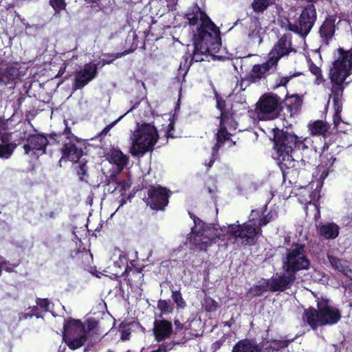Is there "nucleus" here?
Returning <instances> with one entry per match:
<instances>
[{"instance_id": "obj_1", "label": "nucleus", "mask_w": 352, "mask_h": 352, "mask_svg": "<svg viewBox=\"0 0 352 352\" xmlns=\"http://www.w3.org/2000/svg\"><path fill=\"white\" fill-rule=\"evenodd\" d=\"M277 216L276 212H270L263 219L258 210H252L248 222L241 225L239 221L228 226L206 225L199 221L195 223L189 236L190 243L199 250H206L218 239L226 244L252 245L261 234V226L266 225Z\"/></svg>"}, {"instance_id": "obj_2", "label": "nucleus", "mask_w": 352, "mask_h": 352, "mask_svg": "<svg viewBox=\"0 0 352 352\" xmlns=\"http://www.w3.org/2000/svg\"><path fill=\"white\" fill-rule=\"evenodd\" d=\"M189 23L192 25H198L197 33L194 36L195 50L192 60L196 62L203 61L209 55L214 58L221 47L220 32L210 19L198 7L195 12L187 14Z\"/></svg>"}, {"instance_id": "obj_3", "label": "nucleus", "mask_w": 352, "mask_h": 352, "mask_svg": "<svg viewBox=\"0 0 352 352\" xmlns=\"http://www.w3.org/2000/svg\"><path fill=\"white\" fill-rule=\"evenodd\" d=\"M311 140L302 138L287 132H278L274 134L275 149L274 159L281 169L290 168L295 166L296 161L292 155L294 148L305 150L309 147Z\"/></svg>"}, {"instance_id": "obj_4", "label": "nucleus", "mask_w": 352, "mask_h": 352, "mask_svg": "<svg viewBox=\"0 0 352 352\" xmlns=\"http://www.w3.org/2000/svg\"><path fill=\"white\" fill-rule=\"evenodd\" d=\"M317 309L309 308L305 310L303 320L313 329L318 327L333 325L341 319L340 310L327 298H318Z\"/></svg>"}, {"instance_id": "obj_5", "label": "nucleus", "mask_w": 352, "mask_h": 352, "mask_svg": "<svg viewBox=\"0 0 352 352\" xmlns=\"http://www.w3.org/2000/svg\"><path fill=\"white\" fill-rule=\"evenodd\" d=\"M158 133L155 126L151 124L138 125L131 135L130 152L133 156L143 155L152 151L158 140Z\"/></svg>"}, {"instance_id": "obj_6", "label": "nucleus", "mask_w": 352, "mask_h": 352, "mask_svg": "<svg viewBox=\"0 0 352 352\" xmlns=\"http://www.w3.org/2000/svg\"><path fill=\"white\" fill-rule=\"evenodd\" d=\"M237 124L232 116L221 114V118L219 124V129L217 134V144L212 148V158L208 164V167L212 166L214 163L219 148L223 144L228 147H231L236 144L235 141L230 139V136L236 129Z\"/></svg>"}, {"instance_id": "obj_7", "label": "nucleus", "mask_w": 352, "mask_h": 352, "mask_svg": "<svg viewBox=\"0 0 352 352\" xmlns=\"http://www.w3.org/2000/svg\"><path fill=\"white\" fill-rule=\"evenodd\" d=\"M338 58L334 61L330 71L331 80L340 85L345 82L352 71V52L338 50Z\"/></svg>"}, {"instance_id": "obj_8", "label": "nucleus", "mask_w": 352, "mask_h": 352, "mask_svg": "<svg viewBox=\"0 0 352 352\" xmlns=\"http://www.w3.org/2000/svg\"><path fill=\"white\" fill-rule=\"evenodd\" d=\"M309 265L310 262L305 255L304 245L294 244L287 250L286 258L283 262L285 272L295 274L297 271L307 269Z\"/></svg>"}, {"instance_id": "obj_9", "label": "nucleus", "mask_w": 352, "mask_h": 352, "mask_svg": "<svg viewBox=\"0 0 352 352\" xmlns=\"http://www.w3.org/2000/svg\"><path fill=\"white\" fill-rule=\"evenodd\" d=\"M296 280L294 273H287L275 276L269 280H265L260 285H256L251 289L254 296H259L265 291L283 292L293 285Z\"/></svg>"}, {"instance_id": "obj_10", "label": "nucleus", "mask_w": 352, "mask_h": 352, "mask_svg": "<svg viewBox=\"0 0 352 352\" xmlns=\"http://www.w3.org/2000/svg\"><path fill=\"white\" fill-rule=\"evenodd\" d=\"M64 340L71 349H76L87 340V331L80 321L70 320L64 325Z\"/></svg>"}, {"instance_id": "obj_11", "label": "nucleus", "mask_w": 352, "mask_h": 352, "mask_svg": "<svg viewBox=\"0 0 352 352\" xmlns=\"http://www.w3.org/2000/svg\"><path fill=\"white\" fill-rule=\"evenodd\" d=\"M279 99L275 95L265 94L256 103L255 113L258 120H268L278 115Z\"/></svg>"}, {"instance_id": "obj_12", "label": "nucleus", "mask_w": 352, "mask_h": 352, "mask_svg": "<svg viewBox=\"0 0 352 352\" xmlns=\"http://www.w3.org/2000/svg\"><path fill=\"white\" fill-rule=\"evenodd\" d=\"M129 157L118 149H113L108 156V161L103 164L102 171L111 179L116 177L126 165Z\"/></svg>"}, {"instance_id": "obj_13", "label": "nucleus", "mask_w": 352, "mask_h": 352, "mask_svg": "<svg viewBox=\"0 0 352 352\" xmlns=\"http://www.w3.org/2000/svg\"><path fill=\"white\" fill-rule=\"evenodd\" d=\"M316 19V9L313 5H308L302 10L298 21L289 25V29L302 36H307L311 30Z\"/></svg>"}, {"instance_id": "obj_14", "label": "nucleus", "mask_w": 352, "mask_h": 352, "mask_svg": "<svg viewBox=\"0 0 352 352\" xmlns=\"http://www.w3.org/2000/svg\"><path fill=\"white\" fill-rule=\"evenodd\" d=\"M97 74V66L95 64H86L83 68L75 74L74 89H80L95 78Z\"/></svg>"}, {"instance_id": "obj_15", "label": "nucleus", "mask_w": 352, "mask_h": 352, "mask_svg": "<svg viewBox=\"0 0 352 352\" xmlns=\"http://www.w3.org/2000/svg\"><path fill=\"white\" fill-rule=\"evenodd\" d=\"M168 198L166 188L154 187L148 191V204L152 209L164 210L168 203Z\"/></svg>"}, {"instance_id": "obj_16", "label": "nucleus", "mask_w": 352, "mask_h": 352, "mask_svg": "<svg viewBox=\"0 0 352 352\" xmlns=\"http://www.w3.org/2000/svg\"><path fill=\"white\" fill-rule=\"evenodd\" d=\"M276 65L270 59L262 64L254 65L247 76V80L250 82H258L265 79L267 74L274 71Z\"/></svg>"}, {"instance_id": "obj_17", "label": "nucleus", "mask_w": 352, "mask_h": 352, "mask_svg": "<svg viewBox=\"0 0 352 352\" xmlns=\"http://www.w3.org/2000/svg\"><path fill=\"white\" fill-rule=\"evenodd\" d=\"M291 51V41L288 36H283L274 45L273 49L269 54V59L272 60L274 64L276 66L279 59L288 54Z\"/></svg>"}, {"instance_id": "obj_18", "label": "nucleus", "mask_w": 352, "mask_h": 352, "mask_svg": "<svg viewBox=\"0 0 352 352\" xmlns=\"http://www.w3.org/2000/svg\"><path fill=\"white\" fill-rule=\"evenodd\" d=\"M47 142V139L43 135H32L28 139L27 144L23 146V148L26 154L36 155L37 151L44 153Z\"/></svg>"}, {"instance_id": "obj_19", "label": "nucleus", "mask_w": 352, "mask_h": 352, "mask_svg": "<svg viewBox=\"0 0 352 352\" xmlns=\"http://www.w3.org/2000/svg\"><path fill=\"white\" fill-rule=\"evenodd\" d=\"M153 336L157 342H162L168 338L173 333L172 324L164 320H158L154 322Z\"/></svg>"}, {"instance_id": "obj_20", "label": "nucleus", "mask_w": 352, "mask_h": 352, "mask_svg": "<svg viewBox=\"0 0 352 352\" xmlns=\"http://www.w3.org/2000/svg\"><path fill=\"white\" fill-rule=\"evenodd\" d=\"M62 153L63 156L60 162L66 160L71 162H77L82 155V151L78 149L74 142L69 141L64 144Z\"/></svg>"}, {"instance_id": "obj_21", "label": "nucleus", "mask_w": 352, "mask_h": 352, "mask_svg": "<svg viewBox=\"0 0 352 352\" xmlns=\"http://www.w3.org/2000/svg\"><path fill=\"white\" fill-rule=\"evenodd\" d=\"M318 234L325 239H334L340 232L339 226L335 223H325L317 226Z\"/></svg>"}, {"instance_id": "obj_22", "label": "nucleus", "mask_w": 352, "mask_h": 352, "mask_svg": "<svg viewBox=\"0 0 352 352\" xmlns=\"http://www.w3.org/2000/svg\"><path fill=\"white\" fill-rule=\"evenodd\" d=\"M16 148V144L10 142L7 134L0 131V157L8 159Z\"/></svg>"}, {"instance_id": "obj_23", "label": "nucleus", "mask_w": 352, "mask_h": 352, "mask_svg": "<svg viewBox=\"0 0 352 352\" xmlns=\"http://www.w3.org/2000/svg\"><path fill=\"white\" fill-rule=\"evenodd\" d=\"M328 259L332 267L343 274L352 278V270L349 267V263L333 256H328Z\"/></svg>"}, {"instance_id": "obj_24", "label": "nucleus", "mask_w": 352, "mask_h": 352, "mask_svg": "<svg viewBox=\"0 0 352 352\" xmlns=\"http://www.w3.org/2000/svg\"><path fill=\"white\" fill-rule=\"evenodd\" d=\"M250 34L249 36L253 41L254 43H257L258 45L261 44L262 42L261 35L263 34L264 31L263 28L261 27L260 22L258 19L252 20L250 27Z\"/></svg>"}, {"instance_id": "obj_25", "label": "nucleus", "mask_w": 352, "mask_h": 352, "mask_svg": "<svg viewBox=\"0 0 352 352\" xmlns=\"http://www.w3.org/2000/svg\"><path fill=\"white\" fill-rule=\"evenodd\" d=\"M334 23V17L330 16L326 19L320 30V34L322 37L328 39L333 35L335 32Z\"/></svg>"}, {"instance_id": "obj_26", "label": "nucleus", "mask_w": 352, "mask_h": 352, "mask_svg": "<svg viewBox=\"0 0 352 352\" xmlns=\"http://www.w3.org/2000/svg\"><path fill=\"white\" fill-rule=\"evenodd\" d=\"M309 128L312 135H322L328 131V126L322 121L317 120L309 124Z\"/></svg>"}, {"instance_id": "obj_27", "label": "nucleus", "mask_w": 352, "mask_h": 352, "mask_svg": "<svg viewBox=\"0 0 352 352\" xmlns=\"http://www.w3.org/2000/svg\"><path fill=\"white\" fill-rule=\"evenodd\" d=\"M274 3V0H253L252 8L255 12L261 13Z\"/></svg>"}, {"instance_id": "obj_28", "label": "nucleus", "mask_w": 352, "mask_h": 352, "mask_svg": "<svg viewBox=\"0 0 352 352\" xmlns=\"http://www.w3.org/2000/svg\"><path fill=\"white\" fill-rule=\"evenodd\" d=\"M335 109L336 113L333 118V122L336 125V127L338 131L346 133L350 129V126L346 123L341 121L340 116L339 115L340 111V107H336Z\"/></svg>"}, {"instance_id": "obj_29", "label": "nucleus", "mask_w": 352, "mask_h": 352, "mask_svg": "<svg viewBox=\"0 0 352 352\" xmlns=\"http://www.w3.org/2000/svg\"><path fill=\"white\" fill-rule=\"evenodd\" d=\"M309 68L311 73L316 76L315 83L316 85H320L324 82V78L322 76L320 69L316 66L312 62L308 61Z\"/></svg>"}, {"instance_id": "obj_30", "label": "nucleus", "mask_w": 352, "mask_h": 352, "mask_svg": "<svg viewBox=\"0 0 352 352\" xmlns=\"http://www.w3.org/2000/svg\"><path fill=\"white\" fill-rule=\"evenodd\" d=\"M172 298L175 303L177 305V308L184 309L186 307V302L179 292H173Z\"/></svg>"}, {"instance_id": "obj_31", "label": "nucleus", "mask_w": 352, "mask_h": 352, "mask_svg": "<svg viewBox=\"0 0 352 352\" xmlns=\"http://www.w3.org/2000/svg\"><path fill=\"white\" fill-rule=\"evenodd\" d=\"M157 307L161 310V311L166 314L171 313L173 309V307L171 305L170 302L165 300H159Z\"/></svg>"}, {"instance_id": "obj_32", "label": "nucleus", "mask_w": 352, "mask_h": 352, "mask_svg": "<svg viewBox=\"0 0 352 352\" xmlns=\"http://www.w3.org/2000/svg\"><path fill=\"white\" fill-rule=\"evenodd\" d=\"M204 304H205L206 310L207 311H214L217 309V307H218L217 302L214 300H213L210 298H205Z\"/></svg>"}, {"instance_id": "obj_33", "label": "nucleus", "mask_w": 352, "mask_h": 352, "mask_svg": "<svg viewBox=\"0 0 352 352\" xmlns=\"http://www.w3.org/2000/svg\"><path fill=\"white\" fill-rule=\"evenodd\" d=\"M50 3L56 12L64 10L66 7L65 0H50Z\"/></svg>"}, {"instance_id": "obj_34", "label": "nucleus", "mask_w": 352, "mask_h": 352, "mask_svg": "<svg viewBox=\"0 0 352 352\" xmlns=\"http://www.w3.org/2000/svg\"><path fill=\"white\" fill-rule=\"evenodd\" d=\"M120 331L121 333V339L122 340H127L129 339L131 331L129 325L122 324L120 327Z\"/></svg>"}, {"instance_id": "obj_35", "label": "nucleus", "mask_w": 352, "mask_h": 352, "mask_svg": "<svg viewBox=\"0 0 352 352\" xmlns=\"http://www.w3.org/2000/svg\"><path fill=\"white\" fill-rule=\"evenodd\" d=\"M37 305L39 306L44 311H48L50 309V302L46 298L38 299L36 302Z\"/></svg>"}, {"instance_id": "obj_36", "label": "nucleus", "mask_w": 352, "mask_h": 352, "mask_svg": "<svg viewBox=\"0 0 352 352\" xmlns=\"http://www.w3.org/2000/svg\"><path fill=\"white\" fill-rule=\"evenodd\" d=\"M287 346V342L286 341H274L271 343L270 346L273 349V350L278 351L280 348H284Z\"/></svg>"}, {"instance_id": "obj_37", "label": "nucleus", "mask_w": 352, "mask_h": 352, "mask_svg": "<svg viewBox=\"0 0 352 352\" xmlns=\"http://www.w3.org/2000/svg\"><path fill=\"white\" fill-rule=\"evenodd\" d=\"M172 349V345L170 343H166L160 344L158 348L155 350H153L150 352H168Z\"/></svg>"}, {"instance_id": "obj_38", "label": "nucleus", "mask_w": 352, "mask_h": 352, "mask_svg": "<svg viewBox=\"0 0 352 352\" xmlns=\"http://www.w3.org/2000/svg\"><path fill=\"white\" fill-rule=\"evenodd\" d=\"M78 175H85L87 173L86 163L82 160L79 162L78 169L77 170Z\"/></svg>"}, {"instance_id": "obj_39", "label": "nucleus", "mask_w": 352, "mask_h": 352, "mask_svg": "<svg viewBox=\"0 0 352 352\" xmlns=\"http://www.w3.org/2000/svg\"><path fill=\"white\" fill-rule=\"evenodd\" d=\"M286 102L288 105H292L293 102L295 104H298L300 103V98L297 96H292L286 99Z\"/></svg>"}, {"instance_id": "obj_40", "label": "nucleus", "mask_w": 352, "mask_h": 352, "mask_svg": "<svg viewBox=\"0 0 352 352\" xmlns=\"http://www.w3.org/2000/svg\"><path fill=\"white\" fill-rule=\"evenodd\" d=\"M124 116H121L116 120L111 122L110 124L107 125L102 131V133H107L113 126H114Z\"/></svg>"}, {"instance_id": "obj_41", "label": "nucleus", "mask_w": 352, "mask_h": 352, "mask_svg": "<svg viewBox=\"0 0 352 352\" xmlns=\"http://www.w3.org/2000/svg\"><path fill=\"white\" fill-rule=\"evenodd\" d=\"M26 311L30 313V317H32L34 316H36L37 318L38 317L37 313L38 308L36 306L30 307Z\"/></svg>"}, {"instance_id": "obj_42", "label": "nucleus", "mask_w": 352, "mask_h": 352, "mask_svg": "<svg viewBox=\"0 0 352 352\" xmlns=\"http://www.w3.org/2000/svg\"><path fill=\"white\" fill-rule=\"evenodd\" d=\"M175 327L177 329H186L188 328L189 324H182L179 320H175Z\"/></svg>"}, {"instance_id": "obj_43", "label": "nucleus", "mask_w": 352, "mask_h": 352, "mask_svg": "<svg viewBox=\"0 0 352 352\" xmlns=\"http://www.w3.org/2000/svg\"><path fill=\"white\" fill-rule=\"evenodd\" d=\"M290 77L285 76L280 78L278 86H285L289 80Z\"/></svg>"}, {"instance_id": "obj_44", "label": "nucleus", "mask_w": 352, "mask_h": 352, "mask_svg": "<svg viewBox=\"0 0 352 352\" xmlns=\"http://www.w3.org/2000/svg\"><path fill=\"white\" fill-rule=\"evenodd\" d=\"M336 160V157H334L333 155L330 156V158L328 159V160L325 164V166L327 167V168H329L330 167L333 166Z\"/></svg>"}, {"instance_id": "obj_45", "label": "nucleus", "mask_w": 352, "mask_h": 352, "mask_svg": "<svg viewBox=\"0 0 352 352\" xmlns=\"http://www.w3.org/2000/svg\"><path fill=\"white\" fill-rule=\"evenodd\" d=\"M119 187L121 188L122 190H126L130 187V184L128 182L124 181L122 183L119 184Z\"/></svg>"}, {"instance_id": "obj_46", "label": "nucleus", "mask_w": 352, "mask_h": 352, "mask_svg": "<svg viewBox=\"0 0 352 352\" xmlns=\"http://www.w3.org/2000/svg\"><path fill=\"white\" fill-rule=\"evenodd\" d=\"M173 127H174V124L172 122H170V123L168 126V129H167L168 137H171V138L174 137V135L170 132L171 130L173 129Z\"/></svg>"}, {"instance_id": "obj_47", "label": "nucleus", "mask_w": 352, "mask_h": 352, "mask_svg": "<svg viewBox=\"0 0 352 352\" xmlns=\"http://www.w3.org/2000/svg\"><path fill=\"white\" fill-rule=\"evenodd\" d=\"M30 318V313L28 311H25L24 313H21L19 314V319L20 320H26L28 318Z\"/></svg>"}, {"instance_id": "obj_48", "label": "nucleus", "mask_w": 352, "mask_h": 352, "mask_svg": "<svg viewBox=\"0 0 352 352\" xmlns=\"http://www.w3.org/2000/svg\"><path fill=\"white\" fill-rule=\"evenodd\" d=\"M119 56H120L119 55H116L111 60H109V59H107V60H102V61H103L102 65H104L105 64H110V63H111L113 61V60H115L116 58H118Z\"/></svg>"}, {"instance_id": "obj_49", "label": "nucleus", "mask_w": 352, "mask_h": 352, "mask_svg": "<svg viewBox=\"0 0 352 352\" xmlns=\"http://www.w3.org/2000/svg\"><path fill=\"white\" fill-rule=\"evenodd\" d=\"M0 82H3L4 83H6V80L4 79V76H0Z\"/></svg>"}, {"instance_id": "obj_50", "label": "nucleus", "mask_w": 352, "mask_h": 352, "mask_svg": "<svg viewBox=\"0 0 352 352\" xmlns=\"http://www.w3.org/2000/svg\"><path fill=\"white\" fill-rule=\"evenodd\" d=\"M319 276V272H315V274H314V276H315V279H318V277H317V276Z\"/></svg>"}, {"instance_id": "obj_51", "label": "nucleus", "mask_w": 352, "mask_h": 352, "mask_svg": "<svg viewBox=\"0 0 352 352\" xmlns=\"http://www.w3.org/2000/svg\"><path fill=\"white\" fill-rule=\"evenodd\" d=\"M327 175H328V173H327V172H326V173H325V174H324V175H322L321 176V177L324 178V177H326L327 176Z\"/></svg>"}, {"instance_id": "obj_52", "label": "nucleus", "mask_w": 352, "mask_h": 352, "mask_svg": "<svg viewBox=\"0 0 352 352\" xmlns=\"http://www.w3.org/2000/svg\"><path fill=\"white\" fill-rule=\"evenodd\" d=\"M209 192L211 193L212 192V190L211 189H209Z\"/></svg>"}]
</instances>
